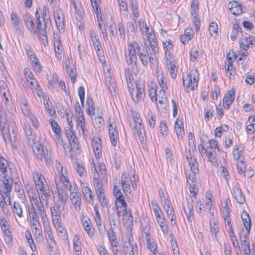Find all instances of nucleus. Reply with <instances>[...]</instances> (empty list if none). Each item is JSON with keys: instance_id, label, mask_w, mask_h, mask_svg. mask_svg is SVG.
Here are the masks:
<instances>
[{"instance_id": "nucleus-1", "label": "nucleus", "mask_w": 255, "mask_h": 255, "mask_svg": "<svg viewBox=\"0 0 255 255\" xmlns=\"http://www.w3.org/2000/svg\"><path fill=\"white\" fill-rule=\"evenodd\" d=\"M184 89L187 92L194 90L197 87L198 82V73L197 69H192L186 76L182 77Z\"/></svg>"}, {"instance_id": "nucleus-2", "label": "nucleus", "mask_w": 255, "mask_h": 255, "mask_svg": "<svg viewBox=\"0 0 255 255\" xmlns=\"http://www.w3.org/2000/svg\"><path fill=\"white\" fill-rule=\"evenodd\" d=\"M70 191H71V200L73 205L74 206V209L77 211H80L82 204V200L80 196L79 195V193L77 186H74L73 188H71V190Z\"/></svg>"}, {"instance_id": "nucleus-3", "label": "nucleus", "mask_w": 255, "mask_h": 255, "mask_svg": "<svg viewBox=\"0 0 255 255\" xmlns=\"http://www.w3.org/2000/svg\"><path fill=\"white\" fill-rule=\"evenodd\" d=\"M33 179L37 191L48 188L44 177L40 173L34 171Z\"/></svg>"}, {"instance_id": "nucleus-4", "label": "nucleus", "mask_w": 255, "mask_h": 255, "mask_svg": "<svg viewBox=\"0 0 255 255\" xmlns=\"http://www.w3.org/2000/svg\"><path fill=\"white\" fill-rule=\"evenodd\" d=\"M49 224L44 223L43 226L44 227L45 238L49 246V249L51 251H52L56 246V243L52 235V231L50 227L49 226Z\"/></svg>"}, {"instance_id": "nucleus-5", "label": "nucleus", "mask_w": 255, "mask_h": 255, "mask_svg": "<svg viewBox=\"0 0 255 255\" xmlns=\"http://www.w3.org/2000/svg\"><path fill=\"white\" fill-rule=\"evenodd\" d=\"M23 18L26 28L31 33L35 34L38 32L37 29L35 28V24L31 15L25 13L23 15Z\"/></svg>"}, {"instance_id": "nucleus-6", "label": "nucleus", "mask_w": 255, "mask_h": 255, "mask_svg": "<svg viewBox=\"0 0 255 255\" xmlns=\"http://www.w3.org/2000/svg\"><path fill=\"white\" fill-rule=\"evenodd\" d=\"M109 132L111 143L112 145L115 146L117 145V138L118 134L117 129V124L115 121H113L109 124Z\"/></svg>"}, {"instance_id": "nucleus-7", "label": "nucleus", "mask_w": 255, "mask_h": 255, "mask_svg": "<svg viewBox=\"0 0 255 255\" xmlns=\"http://www.w3.org/2000/svg\"><path fill=\"white\" fill-rule=\"evenodd\" d=\"M92 145L95 156L99 158L102 156L101 140L98 136L94 137L92 139Z\"/></svg>"}, {"instance_id": "nucleus-8", "label": "nucleus", "mask_w": 255, "mask_h": 255, "mask_svg": "<svg viewBox=\"0 0 255 255\" xmlns=\"http://www.w3.org/2000/svg\"><path fill=\"white\" fill-rule=\"evenodd\" d=\"M235 90L234 89H232L230 90L224 97L223 103L225 104L224 106L225 109H230L231 105L235 100Z\"/></svg>"}, {"instance_id": "nucleus-9", "label": "nucleus", "mask_w": 255, "mask_h": 255, "mask_svg": "<svg viewBox=\"0 0 255 255\" xmlns=\"http://www.w3.org/2000/svg\"><path fill=\"white\" fill-rule=\"evenodd\" d=\"M144 96V89L140 84H136V90L133 92V95L131 96L132 100L135 103H138L140 99H143Z\"/></svg>"}, {"instance_id": "nucleus-10", "label": "nucleus", "mask_w": 255, "mask_h": 255, "mask_svg": "<svg viewBox=\"0 0 255 255\" xmlns=\"http://www.w3.org/2000/svg\"><path fill=\"white\" fill-rule=\"evenodd\" d=\"M128 54L125 55V58L128 65H136L137 62V56L134 50L131 49L128 46Z\"/></svg>"}, {"instance_id": "nucleus-11", "label": "nucleus", "mask_w": 255, "mask_h": 255, "mask_svg": "<svg viewBox=\"0 0 255 255\" xmlns=\"http://www.w3.org/2000/svg\"><path fill=\"white\" fill-rule=\"evenodd\" d=\"M30 144L31 146L33 152L37 155V158L40 160H42L44 150L43 146L40 144L36 143L35 140L33 143H32V141L30 142Z\"/></svg>"}, {"instance_id": "nucleus-12", "label": "nucleus", "mask_w": 255, "mask_h": 255, "mask_svg": "<svg viewBox=\"0 0 255 255\" xmlns=\"http://www.w3.org/2000/svg\"><path fill=\"white\" fill-rule=\"evenodd\" d=\"M233 194L237 202L240 204H243L245 202V196L241 189L236 186L233 187Z\"/></svg>"}, {"instance_id": "nucleus-13", "label": "nucleus", "mask_w": 255, "mask_h": 255, "mask_svg": "<svg viewBox=\"0 0 255 255\" xmlns=\"http://www.w3.org/2000/svg\"><path fill=\"white\" fill-rule=\"evenodd\" d=\"M58 174L60 176L59 180L62 182L63 185L65 187L66 189L71 190V184L70 183L68 177L67 176V173L66 171L59 170L58 171Z\"/></svg>"}, {"instance_id": "nucleus-14", "label": "nucleus", "mask_w": 255, "mask_h": 255, "mask_svg": "<svg viewBox=\"0 0 255 255\" xmlns=\"http://www.w3.org/2000/svg\"><path fill=\"white\" fill-rule=\"evenodd\" d=\"M157 79L158 83L161 87V91H162L164 94L168 89L167 80L162 72L159 73V72L157 71Z\"/></svg>"}, {"instance_id": "nucleus-15", "label": "nucleus", "mask_w": 255, "mask_h": 255, "mask_svg": "<svg viewBox=\"0 0 255 255\" xmlns=\"http://www.w3.org/2000/svg\"><path fill=\"white\" fill-rule=\"evenodd\" d=\"M107 234L111 246L112 247H118L119 243L116 233L114 232L113 228H109L107 231Z\"/></svg>"}, {"instance_id": "nucleus-16", "label": "nucleus", "mask_w": 255, "mask_h": 255, "mask_svg": "<svg viewBox=\"0 0 255 255\" xmlns=\"http://www.w3.org/2000/svg\"><path fill=\"white\" fill-rule=\"evenodd\" d=\"M3 178L2 182L4 185V193H9L12 190V186L14 182L8 177L7 174L2 175Z\"/></svg>"}, {"instance_id": "nucleus-17", "label": "nucleus", "mask_w": 255, "mask_h": 255, "mask_svg": "<svg viewBox=\"0 0 255 255\" xmlns=\"http://www.w3.org/2000/svg\"><path fill=\"white\" fill-rule=\"evenodd\" d=\"M195 174L193 173L192 174H189L187 178V182L189 185V190L190 192L192 194V196L196 198V195L197 192H195V186L196 183L195 182Z\"/></svg>"}, {"instance_id": "nucleus-18", "label": "nucleus", "mask_w": 255, "mask_h": 255, "mask_svg": "<svg viewBox=\"0 0 255 255\" xmlns=\"http://www.w3.org/2000/svg\"><path fill=\"white\" fill-rule=\"evenodd\" d=\"M55 183L58 194V197L62 203L65 204L67 203L68 199V194L65 190H64L61 187L59 186L58 181L56 180H55Z\"/></svg>"}, {"instance_id": "nucleus-19", "label": "nucleus", "mask_w": 255, "mask_h": 255, "mask_svg": "<svg viewBox=\"0 0 255 255\" xmlns=\"http://www.w3.org/2000/svg\"><path fill=\"white\" fill-rule=\"evenodd\" d=\"M44 23V27H42V25L39 27V29H37L38 32L42 36H46V29H49L52 25L50 17H46L42 19Z\"/></svg>"}, {"instance_id": "nucleus-20", "label": "nucleus", "mask_w": 255, "mask_h": 255, "mask_svg": "<svg viewBox=\"0 0 255 255\" xmlns=\"http://www.w3.org/2000/svg\"><path fill=\"white\" fill-rule=\"evenodd\" d=\"M72 128L69 127L68 128H66L65 129V133L70 144L74 145V144H76L77 139L74 132L72 130Z\"/></svg>"}, {"instance_id": "nucleus-21", "label": "nucleus", "mask_w": 255, "mask_h": 255, "mask_svg": "<svg viewBox=\"0 0 255 255\" xmlns=\"http://www.w3.org/2000/svg\"><path fill=\"white\" fill-rule=\"evenodd\" d=\"M38 193L40 202L42 201L43 204L45 203L47 206L48 199L50 197L49 191L48 188L44 189L43 190H39Z\"/></svg>"}, {"instance_id": "nucleus-22", "label": "nucleus", "mask_w": 255, "mask_h": 255, "mask_svg": "<svg viewBox=\"0 0 255 255\" xmlns=\"http://www.w3.org/2000/svg\"><path fill=\"white\" fill-rule=\"evenodd\" d=\"M36 208L37 209L38 214H39L41 216L43 224H44V223H48V222L47 221L46 213L44 210L43 202L42 201L40 202V205H38V206H37Z\"/></svg>"}, {"instance_id": "nucleus-23", "label": "nucleus", "mask_w": 255, "mask_h": 255, "mask_svg": "<svg viewBox=\"0 0 255 255\" xmlns=\"http://www.w3.org/2000/svg\"><path fill=\"white\" fill-rule=\"evenodd\" d=\"M8 166V163L6 159H5L2 156H0V176L2 175H6L7 174V167Z\"/></svg>"}, {"instance_id": "nucleus-24", "label": "nucleus", "mask_w": 255, "mask_h": 255, "mask_svg": "<svg viewBox=\"0 0 255 255\" xmlns=\"http://www.w3.org/2000/svg\"><path fill=\"white\" fill-rule=\"evenodd\" d=\"M24 130L26 135L28 137L29 143L32 141L33 143L35 139V135L32 133V130L30 126L28 124H24Z\"/></svg>"}, {"instance_id": "nucleus-25", "label": "nucleus", "mask_w": 255, "mask_h": 255, "mask_svg": "<svg viewBox=\"0 0 255 255\" xmlns=\"http://www.w3.org/2000/svg\"><path fill=\"white\" fill-rule=\"evenodd\" d=\"M147 43L149 44L148 49L149 52L153 53H158V47L157 43V40L156 39L153 38L152 40L149 39L147 41Z\"/></svg>"}, {"instance_id": "nucleus-26", "label": "nucleus", "mask_w": 255, "mask_h": 255, "mask_svg": "<svg viewBox=\"0 0 255 255\" xmlns=\"http://www.w3.org/2000/svg\"><path fill=\"white\" fill-rule=\"evenodd\" d=\"M83 194L86 199L89 202L93 201V195L91 189L87 186L82 188Z\"/></svg>"}, {"instance_id": "nucleus-27", "label": "nucleus", "mask_w": 255, "mask_h": 255, "mask_svg": "<svg viewBox=\"0 0 255 255\" xmlns=\"http://www.w3.org/2000/svg\"><path fill=\"white\" fill-rule=\"evenodd\" d=\"M10 18L12 22L13 26L16 31H21L19 25L20 20L17 14L12 12L10 14Z\"/></svg>"}, {"instance_id": "nucleus-28", "label": "nucleus", "mask_w": 255, "mask_h": 255, "mask_svg": "<svg viewBox=\"0 0 255 255\" xmlns=\"http://www.w3.org/2000/svg\"><path fill=\"white\" fill-rule=\"evenodd\" d=\"M9 176H8V177L14 182V184H18V182L17 180H19V176L16 169L15 168L9 167Z\"/></svg>"}, {"instance_id": "nucleus-29", "label": "nucleus", "mask_w": 255, "mask_h": 255, "mask_svg": "<svg viewBox=\"0 0 255 255\" xmlns=\"http://www.w3.org/2000/svg\"><path fill=\"white\" fill-rule=\"evenodd\" d=\"M63 209L64 208L59 205H56L55 206H52L51 208L52 217H60V216L62 215Z\"/></svg>"}, {"instance_id": "nucleus-30", "label": "nucleus", "mask_w": 255, "mask_h": 255, "mask_svg": "<svg viewBox=\"0 0 255 255\" xmlns=\"http://www.w3.org/2000/svg\"><path fill=\"white\" fill-rule=\"evenodd\" d=\"M31 64L35 71L37 72H40L42 70L41 65L39 62V60L36 56L30 57Z\"/></svg>"}, {"instance_id": "nucleus-31", "label": "nucleus", "mask_w": 255, "mask_h": 255, "mask_svg": "<svg viewBox=\"0 0 255 255\" xmlns=\"http://www.w3.org/2000/svg\"><path fill=\"white\" fill-rule=\"evenodd\" d=\"M87 104L88 105V109L87 113L89 115L94 114L95 110V106L94 102L91 96H88L87 98Z\"/></svg>"}, {"instance_id": "nucleus-32", "label": "nucleus", "mask_w": 255, "mask_h": 255, "mask_svg": "<svg viewBox=\"0 0 255 255\" xmlns=\"http://www.w3.org/2000/svg\"><path fill=\"white\" fill-rule=\"evenodd\" d=\"M93 185L96 192L103 191L104 190L103 188V184L102 183H100L99 179L97 176H94L93 179Z\"/></svg>"}, {"instance_id": "nucleus-33", "label": "nucleus", "mask_w": 255, "mask_h": 255, "mask_svg": "<svg viewBox=\"0 0 255 255\" xmlns=\"http://www.w3.org/2000/svg\"><path fill=\"white\" fill-rule=\"evenodd\" d=\"M116 208H122L127 206V202L123 195L116 198Z\"/></svg>"}, {"instance_id": "nucleus-34", "label": "nucleus", "mask_w": 255, "mask_h": 255, "mask_svg": "<svg viewBox=\"0 0 255 255\" xmlns=\"http://www.w3.org/2000/svg\"><path fill=\"white\" fill-rule=\"evenodd\" d=\"M105 190L100 191L96 193L100 203L103 207H106L108 205V203L106 201V197L104 194Z\"/></svg>"}, {"instance_id": "nucleus-35", "label": "nucleus", "mask_w": 255, "mask_h": 255, "mask_svg": "<svg viewBox=\"0 0 255 255\" xmlns=\"http://www.w3.org/2000/svg\"><path fill=\"white\" fill-rule=\"evenodd\" d=\"M62 16L55 20L56 26L60 31L64 32V17L63 14L61 13Z\"/></svg>"}, {"instance_id": "nucleus-36", "label": "nucleus", "mask_w": 255, "mask_h": 255, "mask_svg": "<svg viewBox=\"0 0 255 255\" xmlns=\"http://www.w3.org/2000/svg\"><path fill=\"white\" fill-rule=\"evenodd\" d=\"M199 1L198 0H193L191 3V13L194 16H197L199 12Z\"/></svg>"}, {"instance_id": "nucleus-37", "label": "nucleus", "mask_w": 255, "mask_h": 255, "mask_svg": "<svg viewBox=\"0 0 255 255\" xmlns=\"http://www.w3.org/2000/svg\"><path fill=\"white\" fill-rule=\"evenodd\" d=\"M209 30L210 34L214 37H216L218 32V24L216 22H212L209 25Z\"/></svg>"}, {"instance_id": "nucleus-38", "label": "nucleus", "mask_w": 255, "mask_h": 255, "mask_svg": "<svg viewBox=\"0 0 255 255\" xmlns=\"http://www.w3.org/2000/svg\"><path fill=\"white\" fill-rule=\"evenodd\" d=\"M44 105L45 106V108L47 111L49 115H50L51 117H54L56 113L54 109V107L53 106L52 104L51 103H49L48 102H44Z\"/></svg>"}, {"instance_id": "nucleus-39", "label": "nucleus", "mask_w": 255, "mask_h": 255, "mask_svg": "<svg viewBox=\"0 0 255 255\" xmlns=\"http://www.w3.org/2000/svg\"><path fill=\"white\" fill-rule=\"evenodd\" d=\"M128 46L129 48H131L132 50H134L135 52H136V54H137L138 55H139L140 53H142L141 52L140 47L139 44L136 41H133L131 42H129L128 44Z\"/></svg>"}, {"instance_id": "nucleus-40", "label": "nucleus", "mask_w": 255, "mask_h": 255, "mask_svg": "<svg viewBox=\"0 0 255 255\" xmlns=\"http://www.w3.org/2000/svg\"><path fill=\"white\" fill-rule=\"evenodd\" d=\"M0 225L4 234L7 233V232H10L9 230V226L4 218H0Z\"/></svg>"}, {"instance_id": "nucleus-41", "label": "nucleus", "mask_w": 255, "mask_h": 255, "mask_svg": "<svg viewBox=\"0 0 255 255\" xmlns=\"http://www.w3.org/2000/svg\"><path fill=\"white\" fill-rule=\"evenodd\" d=\"M73 248L75 252L81 251V241L78 235H75L74 237Z\"/></svg>"}, {"instance_id": "nucleus-42", "label": "nucleus", "mask_w": 255, "mask_h": 255, "mask_svg": "<svg viewBox=\"0 0 255 255\" xmlns=\"http://www.w3.org/2000/svg\"><path fill=\"white\" fill-rule=\"evenodd\" d=\"M130 6L131 8L132 14H134L136 18L139 16V13L137 9V4L133 0H129Z\"/></svg>"}, {"instance_id": "nucleus-43", "label": "nucleus", "mask_w": 255, "mask_h": 255, "mask_svg": "<svg viewBox=\"0 0 255 255\" xmlns=\"http://www.w3.org/2000/svg\"><path fill=\"white\" fill-rule=\"evenodd\" d=\"M4 234V241L9 248L12 246V236L11 232H7Z\"/></svg>"}, {"instance_id": "nucleus-44", "label": "nucleus", "mask_w": 255, "mask_h": 255, "mask_svg": "<svg viewBox=\"0 0 255 255\" xmlns=\"http://www.w3.org/2000/svg\"><path fill=\"white\" fill-rule=\"evenodd\" d=\"M169 62L170 61H169ZM167 68L169 70L171 77L173 78H175L176 77L177 70L175 65L169 62V64L167 63Z\"/></svg>"}, {"instance_id": "nucleus-45", "label": "nucleus", "mask_w": 255, "mask_h": 255, "mask_svg": "<svg viewBox=\"0 0 255 255\" xmlns=\"http://www.w3.org/2000/svg\"><path fill=\"white\" fill-rule=\"evenodd\" d=\"M13 212L19 217H22V210L21 206L19 203H17L16 202L14 203Z\"/></svg>"}, {"instance_id": "nucleus-46", "label": "nucleus", "mask_w": 255, "mask_h": 255, "mask_svg": "<svg viewBox=\"0 0 255 255\" xmlns=\"http://www.w3.org/2000/svg\"><path fill=\"white\" fill-rule=\"evenodd\" d=\"M83 226L86 230V233L89 235V236H92L94 235V229L91 228L92 225L90 222L86 221L83 223Z\"/></svg>"}, {"instance_id": "nucleus-47", "label": "nucleus", "mask_w": 255, "mask_h": 255, "mask_svg": "<svg viewBox=\"0 0 255 255\" xmlns=\"http://www.w3.org/2000/svg\"><path fill=\"white\" fill-rule=\"evenodd\" d=\"M25 237L27 239V241L28 242V243L29 244L31 250L32 251H33V247H32V245L33 246V247H34V248L35 249L36 247H35V246L34 245V241H33V240L32 239V235H31V234L30 233V232L28 230H26V232H25Z\"/></svg>"}, {"instance_id": "nucleus-48", "label": "nucleus", "mask_w": 255, "mask_h": 255, "mask_svg": "<svg viewBox=\"0 0 255 255\" xmlns=\"http://www.w3.org/2000/svg\"><path fill=\"white\" fill-rule=\"evenodd\" d=\"M52 130L54 131L55 133H58V132H60V127L58 125L56 121H55L54 119H50L49 120Z\"/></svg>"}, {"instance_id": "nucleus-49", "label": "nucleus", "mask_w": 255, "mask_h": 255, "mask_svg": "<svg viewBox=\"0 0 255 255\" xmlns=\"http://www.w3.org/2000/svg\"><path fill=\"white\" fill-rule=\"evenodd\" d=\"M124 223L127 226L128 228H130L133 224V218L131 212L129 211L128 215L126 216L124 220Z\"/></svg>"}, {"instance_id": "nucleus-50", "label": "nucleus", "mask_w": 255, "mask_h": 255, "mask_svg": "<svg viewBox=\"0 0 255 255\" xmlns=\"http://www.w3.org/2000/svg\"><path fill=\"white\" fill-rule=\"evenodd\" d=\"M78 95L81 101V105L84 107L85 101V90L83 86H80L78 88Z\"/></svg>"}, {"instance_id": "nucleus-51", "label": "nucleus", "mask_w": 255, "mask_h": 255, "mask_svg": "<svg viewBox=\"0 0 255 255\" xmlns=\"http://www.w3.org/2000/svg\"><path fill=\"white\" fill-rule=\"evenodd\" d=\"M146 243L148 248L150 251L154 254V255H156L158 253L156 244L154 242H151V241Z\"/></svg>"}, {"instance_id": "nucleus-52", "label": "nucleus", "mask_w": 255, "mask_h": 255, "mask_svg": "<svg viewBox=\"0 0 255 255\" xmlns=\"http://www.w3.org/2000/svg\"><path fill=\"white\" fill-rule=\"evenodd\" d=\"M65 112L66 115L67 121L68 124V126L71 128H73V125L72 124L73 114H72L71 110L69 109H66Z\"/></svg>"}, {"instance_id": "nucleus-53", "label": "nucleus", "mask_w": 255, "mask_h": 255, "mask_svg": "<svg viewBox=\"0 0 255 255\" xmlns=\"http://www.w3.org/2000/svg\"><path fill=\"white\" fill-rule=\"evenodd\" d=\"M139 26L142 32L147 33L149 31V28L146 23L141 19L139 21Z\"/></svg>"}, {"instance_id": "nucleus-54", "label": "nucleus", "mask_w": 255, "mask_h": 255, "mask_svg": "<svg viewBox=\"0 0 255 255\" xmlns=\"http://www.w3.org/2000/svg\"><path fill=\"white\" fill-rule=\"evenodd\" d=\"M121 184L124 193H125L126 196H128V193L130 194L131 192L130 190V185L129 183H125V181H123V184Z\"/></svg>"}, {"instance_id": "nucleus-55", "label": "nucleus", "mask_w": 255, "mask_h": 255, "mask_svg": "<svg viewBox=\"0 0 255 255\" xmlns=\"http://www.w3.org/2000/svg\"><path fill=\"white\" fill-rule=\"evenodd\" d=\"M110 92L113 95H116V84L113 81H110L108 84H107Z\"/></svg>"}, {"instance_id": "nucleus-56", "label": "nucleus", "mask_w": 255, "mask_h": 255, "mask_svg": "<svg viewBox=\"0 0 255 255\" xmlns=\"http://www.w3.org/2000/svg\"><path fill=\"white\" fill-rule=\"evenodd\" d=\"M188 137H189V144L190 146H192V148L193 150H195L196 149V144H195V139L194 134L192 132H190L189 133Z\"/></svg>"}, {"instance_id": "nucleus-57", "label": "nucleus", "mask_w": 255, "mask_h": 255, "mask_svg": "<svg viewBox=\"0 0 255 255\" xmlns=\"http://www.w3.org/2000/svg\"><path fill=\"white\" fill-rule=\"evenodd\" d=\"M237 168L239 173L241 175L245 172L246 166L243 161H240L237 163Z\"/></svg>"}, {"instance_id": "nucleus-58", "label": "nucleus", "mask_w": 255, "mask_h": 255, "mask_svg": "<svg viewBox=\"0 0 255 255\" xmlns=\"http://www.w3.org/2000/svg\"><path fill=\"white\" fill-rule=\"evenodd\" d=\"M1 132L5 142L10 140L11 134L8 133L7 129L3 128H1Z\"/></svg>"}, {"instance_id": "nucleus-59", "label": "nucleus", "mask_w": 255, "mask_h": 255, "mask_svg": "<svg viewBox=\"0 0 255 255\" xmlns=\"http://www.w3.org/2000/svg\"><path fill=\"white\" fill-rule=\"evenodd\" d=\"M160 133L163 135L167 134V126L166 125L165 122L164 121H162L160 122Z\"/></svg>"}, {"instance_id": "nucleus-60", "label": "nucleus", "mask_w": 255, "mask_h": 255, "mask_svg": "<svg viewBox=\"0 0 255 255\" xmlns=\"http://www.w3.org/2000/svg\"><path fill=\"white\" fill-rule=\"evenodd\" d=\"M230 11L234 15H239L242 12V8L241 5H238V6H236L234 8H233V7L231 6L230 8Z\"/></svg>"}, {"instance_id": "nucleus-61", "label": "nucleus", "mask_w": 255, "mask_h": 255, "mask_svg": "<svg viewBox=\"0 0 255 255\" xmlns=\"http://www.w3.org/2000/svg\"><path fill=\"white\" fill-rule=\"evenodd\" d=\"M184 212L186 215L188 221L189 222L192 223L194 220V209L191 211H186V209H184Z\"/></svg>"}, {"instance_id": "nucleus-62", "label": "nucleus", "mask_w": 255, "mask_h": 255, "mask_svg": "<svg viewBox=\"0 0 255 255\" xmlns=\"http://www.w3.org/2000/svg\"><path fill=\"white\" fill-rule=\"evenodd\" d=\"M0 206L5 214L7 215L9 214L10 212L7 207V204L6 203V201L5 199L4 200L1 201L0 202Z\"/></svg>"}, {"instance_id": "nucleus-63", "label": "nucleus", "mask_w": 255, "mask_h": 255, "mask_svg": "<svg viewBox=\"0 0 255 255\" xmlns=\"http://www.w3.org/2000/svg\"><path fill=\"white\" fill-rule=\"evenodd\" d=\"M175 130L178 139H182L185 134L184 128H181L179 127H177V128L175 129Z\"/></svg>"}, {"instance_id": "nucleus-64", "label": "nucleus", "mask_w": 255, "mask_h": 255, "mask_svg": "<svg viewBox=\"0 0 255 255\" xmlns=\"http://www.w3.org/2000/svg\"><path fill=\"white\" fill-rule=\"evenodd\" d=\"M125 76L127 82H130L133 79L132 73L129 68L125 69Z\"/></svg>"}]
</instances>
